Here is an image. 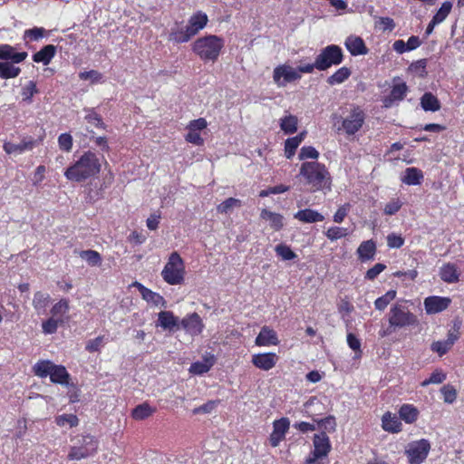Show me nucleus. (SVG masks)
<instances>
[{
	"mask_svg": "<svg viewBox=\"0 0 464 464\" xmlns=\"http://www.w3.org/2000/svg\"><path fill=\"white\" fill-rule=\"evenodd\" d=\"M101 168L97 154L86 150L64 170L63 175L69 181L81 183L98 175Z\"/></svg>",
	"mask_w": 464,
	"mask_h": 464,
	"instance_id": "1",
	"label": "nucleus"
},
{
	"mask_svg": "<svg viewBox=\"0 0 464 464\" xmlns=\"http://www.w3.org/2000/svg\"><path fill=\"white\" fill-rule=\"evenodd\" d=\"M299 175L313 192L331 189L332 176L324 163L317 160L304 161L300 166Z\"/></svg>",
	"mask_w": 464,
	"mask_h": 464,
	"instance_id": "2",
	"label": "nucleus"
},
{
	"mask_svg": "<svg viewBox=\"0 0 464 464\" xmlns=\"http://www.w3.org/2000/svg\"><path fill=\"white\" fill-rule=\"evenodd\" d=\"M72 445L67 455L70 460H81L98 452L99 440L91 434H77L71 438Z\"/></svg>",
	"mask_w": 464,
	"mask_h": 464,
	"instance_id": "3",
	"label": "nucleus"
},
{
	"mask_svg": "<svg viewBox=\"0 0 464 464\" xmlns=\"http://www.w3.org/2000/svg\"><path fill=\"white\" fill-rule=\"evenodd\" d=\"M224 44L225 42L222 37L208 34L198 38L192 44V51L202 61L215 62L218 60Z\"/></svg>",
	"mask_w": 464,
	"mask_h": 464,
	"instance_id": "4",
	"label": "nucleus"
},
{
	"mask_svg": "<svg viewBox=\"0 0 464 464\" xmlns=\"http://www.w3.org/2000/svg\"><path fill=\"white\" fill-rule=\"evenodd\" d=\"M186 267L180 255L174 251L169 258L161 271L163 280L170 285H182L185 281Z\"/></svg>",
	"mask_w": 464,
	"mask_h": 464,
	"instance_id": "5",
	"label": "nucleus"
},
{
	"mask_svg": "<svg viewBox=\"0 0 464 464\" xmlns=\"http://www.w3.org/2000/svg\"><path fill=\"white\" fill-rule=\"evenodd\" d=\"M34 375L40 378L50 376L53 383L68 384L70 374L63 365L54 364L49 360H40L33 366Z\"/></svg>",
	"mask_w": 464,
	"mask_h": 464,
	"instance_id": "6",
	"label": "nucleus"
},
{
	"mask_svg": "<svg viewBox=\"0 0 464 464\" xmlns=\"http://www.w3.org/2000/svg\"><path fill=\"white\" fill-rule=\"evenodd\" d=\"M417 324V316L407 306L401 304H395L392 306L389 314L390 328H404Z\"/></svg>",
	"mask_w": 464,
	"mask_h": 464,
	"instance_id": "7",
	"label": "nucleus"
},
{
	"mask_svg": "<svg viewBox=\"0 0 464 464\" xmlns=\"http://www.w3.org/2000/svg\"><path fill=\"white\" fill-rule=\"evenodd\" d=\"M365 120L364 111L359 106H354L349 114L342 119L341 126L337 128V130L338 132L343 131L348 137L353 136L362 128Z\"/></svg>",
	"mask_w": 464,
	"mask_h": 464,
	"instance_id": "8",
	"label": "nucleus"
},
{
	"mask_svg": "<svg viewBox=\"0 0 464 464\" xmlns=\"http://www.w3.org/2000/svg\"><path fill=\"white\" fill-rule=\"evenodd\" d=\"M430 449V442L427 439H420L408 443L404 451L408 464L423 463L427 459Z\"/></svg>",
	"mask_w": 464,
	"mask_h": 464,
	"instance_id": "9",
	"label": "nucleus"
},
{
	"mask_svg": "<svg viewBox=\"0 0 464 464\" xmlns=\"http://www.w3.org/2000/svg\"><path fill=\"white\" fill-rule=\"evenodd\" d=\"M316 61L319 71H325L334 65H339L343 61V50L336 44L327 45L316 56Z\"/></svg>",
	"mask_w": 464,
	"mask_h": 464,
	"instance_id": "10",
	"label": "nucleus"
},
{
	"mask_svg": "<svg viewBox=\"0 0 464 464\" xmlns=\"http://www.w3.org/2000/svg\"><path fill=\"white\" fill-rule=\"evenodd\" d=\"M314 450L305 459V464H315L318 459L325 458L332 450V444L325 432L314 434L313 437Z\"/></svg>",
	"mask_w": 464,
	"mask_h": 464,
	"instance_id": "11",
	"label": "nucleus"
},
{
	"mask_svg": "<svg viewBox=\"0 0 464 464\" xmlns=\"http://www.w3.org/2000/svg\"><path fill=\"white\" fill-rule=\"evenodd\" d=\"M409 92V87L405 82L399 77L393 79V85L390 93L382 99L383 107L391 108L394 104L403 101Z\"/></svg>",
	"mask_w": 464,
	"mask_h": 464,
	"instance_id": "12",
	"label": "nucleus"
},
{
	"mask_svg": "<svg viewBox=\"0 0 464 464\" xmlns=\"http://www.w3.org/2000/svg\"><path fill=\"white\" fill-rule=\"evenodd\" d=\"M301 78L296 69L292 68L290 65L282 64L274 69L273 79L276 84L279 87L285 86L288 82H293Z\"/></svg>",
	"mask_w": 464,
	"mask_h": 464,
	"instance_id": "13",
	"label": "nucleus"
},
{
	"mask_svg": "<svg viewBox=\"0 0 464 464\" xmlns=\"http://www.w3.org/2000/svg\"><path fill=\"white\" fill-rule=\"evenodd\" d=\"M182 328L188 334L197 336L202 334L205 324L196 312L188 314L179 320V328Z\"/></svg>",
	"mask_w": 464,
	"mask_h": 464,
	"instance_id": "14",
	"label": "nucleus"
},
{
	"mask_svg": "<svg viewBox=\"0 0 464 464\" xmlns=\"http://www.w3.org/2000/svg\"><path fill=\"white\" fill-rule=\"evenodd\" d=\"M290 428V420L286 417H282L273 421V430L269 436V444L276 448L285 439V435Z\"/></svg>",
	"mask_w": 464,
	"mask_h": 464,
	"instance_id": "15",
	"label": "nucleus"
},
{
	"mask_svg": "<svg viewBox=\"0 0 464 464\" xmlns=\"http://www.w3.org/2000/svg\"><path fill=\"white\" fill-rule=\"evenodd\" d=\"M131 286L138 289L143 300L155 306L166 307L167 302L165 298L159 293L153 292L150 288L143 285L141 283L135 281Z\"/></svg>",
	"mask_w": 464,
	"mask_h": 464,
	"instance_id": "16",
	"label": "nucleus"
},
{
	"mask_svg": "<svg viewBox=\"0 0 464 464\" xmlns=\"http://www.w3.org/2000/svg\"><path fill=\"white\" fill-rule=\"evenodd\" d=\"M451 299L446 296L432 295L424 299V308L428 314H434L446 310Z\"/></svg>",
	"mask_w": 464,
	"mask_h": 464,
	"instance_id": "17",
	"label": "nucleus"
},
{
	"mask_svg": "<svg viewBox=\"0 0 464 464\" xmlns=\"http://www.w3.org/2000/svg\"><path fill=\"white\" fill-rule=\"evenodd\" d=\"M278 359V355L275 353H262L253 354L251 362L260 370L269 371L276 366Z\"/></svg>",
	"mask_w": 464,
	"mask_h": 464,
	"instance_id": "18",
	"label": "nucleus"
},
{
	"mask_svg": "<svg viewBox=\"0 0 464 464\" xmlns=\"http://www.w3.org/2000/svg\"><path fill=\"white\" fill-rule=\"evenodd\" d=\"M208 23V17L207 14L202 11H197L188 18L186 26L189 30V33H191L192 36H195L207 26Z\"/></svg>",
	"mask_w": 464,
	"mask_h": 464,
	"instance_id": "19",
	"label": "nucleus"
},
{
	"mask_svg": "<svg viewBox=\"0 0 464 464\" xmlns=\"http://www.w3.org/2000/svg\"><path fill=\"white\" fill-rule=\"evenodd\" d=\"M157 326L164 330H179V319L171 311H161L158 314Z\"/></svg>",
	"mask_w": 464,
	"mask_h": 464,
	"instance_id": "20",
	"label": "nucleus"
},
{
	"mask_svg": "<svg viewBox=\"0 0 464 464\" xmlns=\"http://www.w3.org/2000/svg\"><path fill=\"white\" fill-rule=\"evenodd\" d=\"M344 45L353 56L364 55L369 52L364 41L360 36H348L344 42Z\"/></svg>",
	"mask_w": 464,
	"mask_h": 464,
	"instance_id": "21",
	"label": "nucleus"
},
{
	"mask_svg": "<svg viewBox=\"0 0 464 464\" xmlns=\"http://www.w3.org/2000/svg\"><path fill=\"white\" fill-rule=\"evenodd\" d=\"M35 140L32 138L24 139L20 143L15 144L11 141H6L4 143V150L7 154H22L26 150H31L35 146Z\"/></svg>",
	"mask_w": 464,
	"mask_h": 464,
	"instance_id": "22",
	"label": "nucleus"
},
{
	"mask_svg": "<svg viewBox=\"0 0 464 464\" xmlns=\"http://www.w3.org/2000/svg\"><path fill=\"white\" fill-rule=\"evenodd\" d=\"M83 111L85 113L83 119L89 126L98 130H107L108 125L104 122L102 115L96 111V108L85 107Z\"/></svg>",
	"mask_w": 464,
	"mask_h": 464,
	"instance_id": "23",
	"label": "nucleus"
},
{
	"mask_svg": "<svg viewBox=\"0 0 464 464\" xmlns=\"http://www.w3.org/2000/svg\"><path fill=\"white\" fill-rule=\"evenodd\" d=\"M439 275L440 279L447 284L458 283L460 276L458 266L450 262L442 265Z\"/></svg>",
	"mask_w": 464,
	"mask_h": 464,
	"instance_id": "24",
	"label": "nucleus"
},
{
	"mask_svg": "<svg viewBox=\"0 0 464 464\" xmlns=\"http://www.w3.org/2000/svg\"><path fill=\"white\" fill-rule=\"evenodd\" d=\"M191 33L183 23H176L175 26L171 28L169 40L176 44L188 43L192 38Z\"/></svg>",
	"mask_w": 464,
	"mask_h": 464,
	"instance_id": "25",
	"label": "nucleus"
},
{
	"mask_svg": "<svg viewBox=\"0 0 464 464\" xmlns=\"http://www.w3.org/2000/svg\"><path fill=\"white\" fill-rule=\"evenodd\" d=\"M28 53L26 52L17 53L14 47L9 44H0V59L1 60H11L14 63H20L24 61Z\"/></svg>",
	"mask_w": 464,
	"mask_h": 464,
	"instance_id": "26",
	"label": "nucleus"
},
{
	"mask_svg": "<svg viewBox=\"0 0 464 464\" xmlns=\"http://www.w3.org/2000/svg\"><path fill=\"white\" fill-rule=\"evenodd\" d=\"M255 343L257 346H269L277 345L279 341L276 333L273 329L264 326L256 336Z\"/></svg>",
	"mask_w": 464,
	"mask_h": 464,
	"instance_id": "27",
	"label": "nucleus"
},
{
	"mask_svg": "<svg viewBox=\"0 0 464 464\" xmlns=\"http://www.w3.org/2000/svg\"><path fill=\"white\" fill-rule=\"evenodd\" d=\"M382 427L385 431L391 433H399L402 430L400 419L391 411H387L382 415Z\"/></svg>",
	"mask_w": 464,
	"mask_h": 464,
	"instance_id": "28",
	"label": "nucleus"
},
{
	"mask_svg": "<svg viewBox=\"0 0 464 464\" xmlns=\"http://www.w3.org/2000/svg\"><path fill=\"white\" fill-rule=\"evenodd\" d=\"M376 243L372 239L362 241L357 248L358 258L362 262L372 260L376 254Z\"/></svg>",
	"mask_w": 464,
	"mask_h": 464,
	"instance_id": "29",
	"label": "nucleus"
},
{
	"mask_svg": "<svg viewBox=\"0 0 464 464\" xmlns=\"http://www.w3.org/2000/svg\"><path fill=\"white\" fill-rule=\"evenodd\" d=\"M294 218L303 223H316L322 222L324 219V217L321 213L312 208L298 210L294 215Z\"/></svg>",
	"mask_w": 464,
	"mask_h": 464,
	"instance_id": "30",
	"label": "nucleus"
},
{
	"mask_svg": "<svg viewBox=\"0 0 464 464\" xmlns=\"http://www.w3.org/2000/svg\"><path fill=\"white\" fill-rule=\"evenodd\" d=\"M56 53V46L47 44L40 51L33 54V61L34 63H42L44 65H48Z\"/></svg>",
	"mask_w": 464,
	"mask_h": 464,
	"instance_id": "31",
	"label": "nucleus"
},
{
	"mask_svg": "<svg viewBox=\"0 0 464 464\" xmlns=\"http://www.w3.org/2000/svg\"><path fill=\"white\" fill-rule=\"evenodd\" d=\"M419 414V410L412 404H402L399 410L400 419L407 424L414 423L418 420Z\"/></svg>",
	"mask_w": 464,
	"mask_h": 464,
	"instance_id": "32",
	"label": "nucleus"
},
{
	"mask_svg": "<svg viewBox=\"0 0 464 464\" xmlns=\"http://www.w3.org/2000/svg\"><path fill=\"white\" fill-rule=\"evenodd\" d=\"M260 218L262 219L269 221L270 227L275 231H279L284 227V217L279 213H275L264 208L260 213Z\"/></svg>",
	"mask_w": 464,
	"mask_h": 464,
	"instance_id": "33",
	"label": "nucleus"
},
{
	"mask_svg": "<svg viewBox=\"0 0 464 464\" xmlns=\"http://www.w3.org/2000/svg\"><path fill=\"white\" fill-rule=\"evenodd\" d=\"M157 409L151 407L147 401L137 405L131 411V418L135 420H143L155 413Z\"/></svg>",
	"mask_w": 464,
	"mask_h": 464,
	"instance_id": "34",
	"label": "nucleus"
},
{
	"mask_svg": "<svg viewBox=\"0 0 464 464\" xmlns=\"http://www.w3.org/2000/svg\"><path fill=\"white\" fill-rule=\"evenodd\" d=\"M49 294L37 291L34 295L33 306L38 314H44L50 303Z\"/></svg>",
	"mask_w": 464,
	"mask_h": 464,
	"instance_id": "35",
	"label": "nucleus"
},
{
	"mask_svg": "<svg viewBox=\"0 0 464 464\" xmlns=\"http://www.w3.org/2000/svg\"><path fill=\"white\" fill-rule=\"evenodd\" d=\"M423 179V173L420 169L411 167L405 169V174L401 181L406 185L415 186L420 185Z\"/></svg>",
	"mask_w": 464,
	"mask_h": 464,
	"instance_id": "36",
	"label": "nucleus"
},
{
	"mask_svg": "<svg viewBox=\"0 0 464 464\" xmlns=\"http://www.w3.org/2000/svg\"><path fill=\"white\" fill-rule=\"evenodd\" d=\"M420 105L425 111H437L440 109L439 99L431 92H425L421 96Z\"/></svg>",
	"mask_w": 464,
	"mask_h": 464,
	"instance_id": "37",
	"label": "nucleus"
},
{
	"mask_svg": "<svg viewBox=\"0 0 464 464\" xmlns=\"http://www.w3.org/2000/svg\"><path fill=\"white\" fill-rule=\"evenodd\" d=\"M10 62H0V78L4 80L15 78L20 72L21 69Z\"/></svg>",
	"mask_w": 464,
	"mask_h": 464,
	"instance_id": "38",
	"label": "nucleus"
},
{
	"mask_svg": "<svg viewBox=\"0 0 464 464\" xmlns=\"http://www.w3.org/2000/svg\"><path fill=\"white\" fill-rule=\"evenodd\" d=\"M351 70L346 67H341L336 72H334L331 76L327 78V82L330 85H335L343 83L351 76Z\"/></svg>",
	"mask_w": 464,
	"mask_h": 464,
	"instance_id": "39",
	"label": "nucleus"
},
{
	"mask_svg": "<svg viewBox=\"0 0 464 464\" xmlns=\"http://www.w3.org/2000/svg\"><path fill=\"white\" fill-rule=\"evenodd\" d=\"M298 119L295 115L285 116L280 120V128L285 134H293L297 130Z\"/></svg>",
	"mask_w": 464,
	"mask_h": 464,
	"instance_id": "40",
	"label": "nucleus"
},
{
	"mask_svg": "<svg viewBox=\"0 0 464 464\" xmlns=\"http://www.w3.org/2000/svg\"><path fill=\"white\" fill-rule=\"evenodd\" d=\"M313 420L316 422L319 429L323 430L321 432H325L327 434V432L332 433L336 430V420L333 415H329L320 420L313 418Z\"/></svg>",
	"mask_w": 464,
	"mask_h": 464,
	"instance_id": "41",
	"label": "nucleus"
},
{
	"mask_svg": "<svg viewBox=\"0 0 464 464\" xmlns=\"http://www.w3.org/2000/svg\"><path fill=\"white\" fill-rule=\"evenodd\" d=\"M70 310L69 301L65 298L60 299L56 304L53 305L51 308L52 318H63V315L66 314Z\"/></svg>",
	"mask_w": 464,
	"mask_h": 464,
	"instance_id": "42",
	"label": "nucleus"
},
{
	"mask_svg": "<svg viewBox=\"0 0 464 464\" xmlns=\"http://www.w3.org/2000/svg\"><path fill=\"white\" fill-rule=\"evenodd\" d=\"M397 292L395 290H389L382 296L374 301L376 310L384 311L386 307L396 298Z\"/></svg>",
	"mask_w": 464,
	"mask_h": 464,
	"instance_id": "43",
	"label": "nucleus"
},
{
	"mask_svg": "<svg viewBox=\"0 0 464 464\" xmlns=\"http://www.w3.org/2000/svg\"><path fill=\"white\" fill-rule=\"evenodd\" d=\"M241 206L242 202L240 199L228 198L217 206V211L220 214H227L231 212L234 208H240Z\"/></svg>",
	"mask_w": 464,
	"mask_h": 464,
	"instance_id": "44",
	"label": "nucleus"
},
{
	"mask_svg": "<svg viewBox=\"0 0 464 464\" xmlns=\"http://www.w3.org/2000/svg\"><path fill=\"white\" fill-rule=\"evenodd\" d=\"M79 256L86 260L92 266H100L102 264V256L100 253L95 250H82L79 252Z\"/></svg>",
	"mask_w": 464,
	"mask_h": 464,
	"instance_id": "45",
	"label": "nucleus"
},
{
	"mask_svg": "<svg viewBox=\"0 0 464 464\" xmlns=\"http://www.w3.org/2000/svg\"><path fill=\"white\" fill-rule=\"evenodd\" d=\"M38 92L36 82L29 81L25 86L22 88L21 95L23 102L30 104L33 102V97Z\"/></svg>",
	"mask_w": 464,
	"mask_h": 464,
	"instance_id": "46",
	"label": "nucleus"
},
{
	"mask_svg": "<svg viewBox=\"0 0 464 464\" xmlns=\"http://www.w3.org/2000/svg\"><path fill=\"white\" fill-rule=\"evenodd\" d=\"M64 323V318H48L42 324L43 332L45 334H53L57 332L58 326Z\"/></svg>",
	"mask_w": 464,
	"mask_h": 464,
	"instance_id": "47",
	"label": "nucleus"
},
{
	"mask_svg": "<svg viewBox=\"0 0 464 464\" xmlns=\"http://www.w3.org/2000/svg\"><path fill=\"white\" fill-rule=\"evenodd\" d=\"M324 235L330 241H336L347 237L349 230L342 227H331L324 232Z\"/></svg>",
	"mask_w": 464,
	"mask_h": 464,
	"instance_id": "48",
	"label": "nucleus"
},
{
	"mask_svg": "<svg viewBox=\"0 0 464 464\" xmlns=\"http://www.w3.org/2000/svg\"><path fill=\"white\" fill-rule=\"evenodd\" d=\"M447 378L446 373L441 369H436L428 379L421 382L420 385L426 387L430 384L442 383Z\"/></svg>",
	"mask_w": 464,
	"mask_h": 464,
	"instance_id": "49",
	"label": "nucleus"
},
{
	"mask_svg": "<svg viewBox=\"0 0 464 464\" xmlns=\"http://www.w3.org/2000/svg\"><path fill=\"white\" fill-rule=\"evenodd\" d=\"M451 9H452L451 2L445 1L444 3H442L440 9L437 11V13L432 17L433 23H437V24L442 23L447 18V16L450 14Z\"/></svg>",
	"mask_w": 464,
	"mask_h": 464,
	"instance_id": "50",
	"label": "nucleus"
},
{
	"mask_svg": "<svg viewBox=\"0 0 464 464\" xmlns=\"http://www.w3.org/2000/svg\"><path fill=\"white\" fill-rule=\"evenodd\" d=\"M46 33V30L43 27H33L27 29L24 33V40L25 42H34L42 39Z\"/></svg>",
	"mask_w": 464,
	"mask_h": 464,
	"instance_id": "51",
	"label": "nucleus"
},
{
	"mask_svg": "<svg viewBox=\"0 0 464 464\" xmlns=\"http://www.w3.org/2000/svg\"><path fill=\"white\" fill-rule=\"evenodd\" d=\"M58 146L62 151L71 152L73 147V139L71 133L64 132L58 137Z\"/></svg>",
	"mask_w": 464,
	"mask_h": 464,
	"instance_id": "52",
	"label": "nucleus"
},
{
	"mask_svg": "<svg viewBox=\"0 0 464 464\" xmlns=\"http://www.w3.org/2000/svg\"><path fill=\"white\" fill-rule=\"evenodd\" d=\"M55 423L60 427L68 424L72 428L78 426L79 419L75 414H62L55 417Z\"/></svg>",
	"mask_w": 464,
	"mask_h": 464,
	"instance_id": "53",
	"label": "nucleus"
},
{
	"mask_svg": "<svg viewBox=\"0 0 464 464\" xmlns=\"http://www.w3.org/2000/svg\"><path fill=\"white\" fill-rule=\"evenodd\" d=\"M275 251L283 260L288 261L297 257V255L285 244H279L276 246Z\"/></svg>",
	"mask_w": 464,
	"mask_h": 464,
	"instance_id": "54",
	"label": "nucleus"
},
{
	"mask_svg": "<svg viewBox=\"0 0 464 464\" xmlns=\"http://www.w3.org/2000/svg\"><path fill=\"white\" fill-rule=\"evenodd\" d=\"M440 392L443 396V401L446 403L451 404L457 400V390L451 384H446L442 386L440 389Z\"/></svg>",
	"mask_w": 464,
	"mask_h": 464,
	"instance_id": "55",
	"label": "nucleus"
},
{
	"mask_svg": "<svg viewBox=\"0 0 464 464\" xmlns=\"http://www.w3.org/2000/svg\"><path fill=\"white\" fill-rule=\"evenodd\" d=\"M88 132L90 140H93L96 147H98L102 152L110 151V146L106 136L95 137L93 130H88Z\"/></svg>",
	"mask_w": 464,
	"mask_h": 464,
	"instance_id": "56",
	"label": "nucleus"
},
{
	"mask_svg": "<svg viewBox=\"0 0 464 464\" xmlns=\"http://www.w3.org/2000/svg\"><path fill=\"white\" fill-rule=\"evenodd\" d=\"M427 59H420L411 63L409 70L411 72L418 74L420 77H425L427 75Z\"/></svg>",
	"mask_w": 464,
	"mask_h": 464,
	"instance_id": "57",
	"label": "nucleus"
},
{
	"mask_svg": "<svg viewBox=\"0 0 464 464\" xmlns=\"http://www.w3.org/2000/svg\"><path fill=\"white\" fill-rule=\"evenodd\" d=\"M218 403V400L208 401L206 403L194 408L192 413L194 415L210 413L215 410Z\"/></svg>",
	"mask_w": 464,
	"mask_h": 464,
	"instance_id": "58",
	"label": "nucleus"
},
{
	"mask_svg": "<svg viewBox=\"0 0 464 464\" xmlns=\"http://www.w3.org/2000/svg\"><path fill=\"white\" fill-rule=\"evenodd\" d=\"M299 145L300 144L297 142V140L295 139H294L293 137L286 139L285 141V158L288 160L292 159L295 156Z\"/></svg>",
	"mask_w": 464,
	"mask_h": 464,
	"instance_id": "59",
	"label": "nucleus"
},
{
	"mask_svg": "<svg viewBox=\"0 0 464 464\" xmlns=\"http://www.w3.org/2000/svg\"><path fill=\"white\" fill-rule=\"evenodd\" d=\"M104 345V336L101 335L94 339L89 340L85 345V350L89 353L100 352Z\"/></svg>",
	"mask_w": 464,
	"mask_h": 464,
	"instance_id": "60",
	"label": "nucleus"
},
{
	"mask_svg": "<svg viewBox=\"0 0 464 464\" xmlns=\"http://www.w3.org/2000/svg\"><path fill=\"white\" fill-rule=\"evenodd\" d=\"M298 158L300 160L312 159L316 160L319 158V152L313 146H304L301 148Z\"/></svg>",
	"mask_w": 464,
	"mask_h": 464,
	"instance_id": "61",
	"label": "nucleus"
},
{
	"mask_svg": "<svg viewBox=\"0 0 464 464\" xmlns=\"http://www.w3.org/2000/svg\"><path fill=\"white\" fill-rule=\"evenodd\" d=\"M387 246L389 248H401L404 245V238L400 234L391 233L387 236Z\"/></svg>",
	"mask_w": 464,
	"mask_h": 464,
	"instance_id": "62",
	"label": "nucleus"
},
{
	"mask_svg": "<svg viewBox=\"0 0 464 464\" xmlns=\"http://www.w3.org/2000/svg\"><path fill=\"white\" fill-rule=\"evenodd\" d=\"M212 366H213V360L209 363H208L207 362H196L191 364L189 371H190V372L195 373V374H203V373L208 372Z\"/></svg>",
	"mask_w": 464,
	"mask_h": 464,
	"instance_id": "63",
	"label": "nucleus"
},
{
	"mask_svg": "<svg viewBox=\"0 0 464 464\" xmlns=\"http://www.w3.org/2000/svg\"><path fill=\"white\" fill-rule=\"evenodd\" d=\"M451 347L445 340L433 342L430 345L431 351L437 353L440 356L446 354Z\"/></svg>",
	"mask_w": 464,
	"mask_h": 464,
	"instance_id": "64",
	"label": "nucleus"
}]
</instances>
